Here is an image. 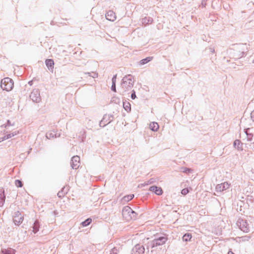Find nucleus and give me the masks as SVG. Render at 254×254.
<instances>
[{
  "label": "nucleus",
  "instance_id": "nucleus-1",
  "mask_svg": "<svg viewBox=\"0 0 254 254\" xmlns=\"http://www.w3.org/2000/svg\"><path fill=\"white\" fill-rule=\"evenodd\" d=\"M247 50L248 47L246 44H240L236 45L234 49V58L239 59L243 57Z\"/></svg>",
  "mask_w": 254,
  "mask_h": 254
},
{
  "label": "nucleus",
  "instance_id": "nucleus-2",
  "mask_svg": "<svg viewBox=\"0 0 254 254\" xmlns=\"http://www.w3.org/2000/svg\"><path fill=\"white\" fill-rule=\"evenodd\" d=\"M134 79L130 74L124 77L122 79V88L126 92L130 90L133 85Z\"/></svg>",
  "mask_w": 254,
  "mask_h": 254
},
{
  "label": "nucleus",
  "instance_id": "nucleus-3",
  "mask_svg": "<svg viewBox=\"0 0 254 254\" xmlns=\"http://www.w3.org/2000/svg\"><path fill=\"white\" fill-rule=\"evenodd\" d=\"M122 214L127 221L135 219L136 218V213L128 206H125L122 210Z\"/></svg>",
  "mask_w": 254,
  "mask_h": 254
},
{
  "label": "nucleus",
  "instance_id": "nucleus-4",
  "mask_svg": "<svg viewBox=\"0 0 254 254\" xmlns=\"http://www.w3.org/2000/svg\"><path fill=\"white\" fill-rule=\"evenodd\" d=\"M13 84V81L11 78L5 77L1 79L0 87L3 90L9 91L12 90Z\"/></svg>",
  "mask_w": 254,
  "mask_h": 254
},
{
  "label": "nucleus",
  "instance_id": "nucleus-5",
  "mask_svg": "<svg viewBox=\"0 0 254 254\" xmlns=\"http://www.w3.org/2000/svg\"><path fill=\"white\" fill-rule=\"evenodd\" d=\"M167 240L166 237H161L159 238L153 240L151 243L152 248L156 247L164 244Z\"/></svg>",
  "mask_w": 254,
  "mask_h": 254
},
{
  "label": "nucleus",
  "instance_id": "nucleus-6",
  "mask_svg": "<svg viewBox=\"0 0 254 254\" xmlns=\"http://www.w3.org/2000/svg\"><path fill=\"white\" fill-rule=\"evenodd\" d=\"M113 119V116L112 115H107L105 114L102 119V120L100 121L99 123V126L101 127H104L110 123Z\"/></svg>",
  "mask_w": 254,
  "mask_h": 254
},
{
  "label": "nucleus",
  "instance_id": "nucleus-7",
  "mask_svg": "<svg viewBox=\"0 0 254 254\" xmlns=\"http://www.w3.org/2000/svg\"><path fill=\"white\" fill-rule=\"evenodd\" d=\"M237 225L244 232L247 233L249 231V225L246 220L239 219L237 222Z\"/></svg>",
  "mask_w": 254,
  "mask_h": 254
},
{
  "label": "nucleus",
  "instance_id": "nucleus-8",
  "mask_svg": "<svg viewBox=\"0 0 254 254\" xmlns=\"http://www.w3.org/2000/svg\"><path fill=\"white\" fill-rule=\"evenodd\" d=\"M30 97L33 102L36 103L40 102L41 101V96L39 89H35L33 90L30 95Z\"/></svg>",
  "mask_w": 254,
  "mask_h": 254
},
{
  "label": "nucleus",
  "instance_id": "nucleus-9",
  "mask_svg": "<svg viewBox=\"0 0 254 254\" xmlns=\"http://www.w3.org/2000/svg\"><path fill=\"white\" fill-rule=\"evenodd\" d=\"M71 167L73 169H77L80 166V157L78 156H74L71 160Z\"/></svg>",
  "mask_w": 254,
  "mask_h": 254
},
{
  "label": "nucleus",
  "instance_id": "nucleus-10",
  "mask_svg": "<svg viewBox=\"0 0 254 254\" xmlns=\"http://www.w3.org/2000/svg\"><path fill=\"white\" fill-rule=\"evenodd\" d=\"M144 250L143 246L137 244L132 249L131 254H143L144 253Z\"/></svg>",
  "mask_w": 254,
  "mask_h": 254
},
{
  "label": "nucleus",
  "instance_id": "nucleus-11",
  "mask_svg": "<svg viewBox=\"0 0 254 254\" xmlns=\"http://www.w3.org/2000/svg\"><path fill=\"white\" fill-rule=\"evenodd\" d=\"M23 220V217L21 216L19 211H17L14 213L13 216V222L15 225H19L21 224Z\"/></svg>",
  "mask_w": 254,
  "mask_h": 254
},
{
  "label": "nucleus",
  "instance_id": "nucleus-12",
  "mask_svg": "<svg viewBox=\"0 0 254 254\" xmlns=\"http://www.w3.org/2000/svg\"><path fill=\"white\" fill-rule=\"evenodd\" d=\"M230 184L228 182H224L220 184H218L216 186L215 190L217 192H222L229 189Z\"/></svg>",
  "mask_w": 254,
  "mask_h": 254
},
{
  "label": "nucleus",
  "instance_id": "nucleus-13",
  "mask_svg": "<svg viewBox=\"0 0 254 254\" xmlns=\"http://www.w3.org/2000/svg\"><path fill=\"white\" fill-rule=\"evenodd\" d=\"M106 18L111 21H114L116 19L115 13L112 10H109L106 14Z\"/></svg>",
  "mask_w": 254,
  "mask_h": 254
},
{
  "label": "nucleus",
  "instance_id": "nucleus-14",
  "mask_svg": "<svg viewBox=\"0 0 254 254\" xmlns=\"http://www.w3.org/2000/svg\"><path fill=\"white\" fill-rule=\"evenodd\" d=\"M46 137L48 139H51L54 137H59L60 136V134L57 133V132L53 130H51L46 133Z\"/></svg>",
  "mask_w": 254,
  "mask_h": 254
},
{
  "label": "nucleus",
  "instance_id": "nucleus-15",
  "mask_svg": "<svg viewBox=\"0 0 254 254\" xmlns=\"http://www.w3.org/2000/svg\"><path fill=\"white\" fill-rule=\"evenodd\" d=\"M252 129L251 128H247L245 130V133L247 134L248 141H251L254 143V134L251 132Z\"/></svg>",
  "mask_w": 254,
  "mask_h": 254
},
{
  "label": "nucleus",
  "instance_id": "nucleus-16",
  "mask_svg": "<svg viewBox=\"0 0 254 254\" xmlns=\"http://www.w3.org/2000/svg\"><path fill=\"white\" fill-rule=\"evenodd\" d=\"M150 190L154 192L157 195H161L163 193L162 190L160 187L152 186L150 188Z\"/></svg>",
  "mask_w": 254,
  "mask_h": 254
},
{
  "label": "nucleus",
  "instance_id": "nucleus-17",
  "mask_svg": "<svg viewBox=\"0 0 254 254\" xmlns=\"http://www.w3.org/2000/svg\"><path fill=\"white\" fill-rule=\"evenodd\" d=\"M153 19L150 17H145L141 19V22L143 24L147 25L152 22Z\"/></svg>",
  "mask_w": 254,
  "mask_h": 254
},
{
  "label": "nucleus",
  "instance_id": "nucleus-18",
  "mask_svg": "<svg viewBox=\"0 0 254 254\" xmlns=\"http://www.w3.org/2000/svg\"><path fill=\"white\" fill-rule=\"evenodd\" d=\"M40 223L38 220H36L33 225V232L34 233H36L39 231L40 228Z\"/></svg>",
  "mask_w": 254,
  "mask_h": 254
},
{
  "label": "nucleus",
  "instance_id": "nucleus-19",
  "mask_svg": "<svg viewBox=\"0 0 254 254\" xmlns=\"http://www.w3.org/2000/svg\"><path fill=\"white\" fill-rule=\"evenodd\" d=\"M243 144L240 140H236L234 142V146L238 150H242Z\"/></svg>",
  "mask_w": 254,
  "mask_h": 254
},
{
  "label": "nucleus",
  "instance_id": "nucleus-20",
  "mask_svg": "<svg viewBox=\"0 0 254 254\" xmlns=\"http://www.w3.org/2000/svg\"><path fill=\"white\" fill-rule=\"evenodd\" d=\"M149 127L152 131H156L159 129V125L156 122H152L150 123Z\"/></svg>",
  "mask_w": 254,
  "mask_h": 254
},
{
  "label": "nucleus",
  "instance_id": "nucleus-21",
  "mask_svg": "<svg viewBox=\"0 0 254 254\" xmlns=\"http://www.w3.org/2000/svg\"><path fill=\"white\" fill-rule=\"evenodd\" d=\"M5 198L4 190H1L0 191V207L3 205L5 201Z\"/></svg>",
  "mask_w": 254,
  "mask_h": 254
},
{
  "label": "nucleus",
  "instance_id": "nucleus-22",
  "mask_svg": "<svg viewBox=\"0 0 254 254\" xmlns=\"http://www.w3.org/2000/svg\"><path fill=\"white\" fill-rule=\"evenodd\" d=\"M46 66L50 69V68H54V61L52 59H47L46 60L45 62Z\"/></svg>",
  "mask_w": 254,
  "mask_h": 254
},
{
  "label": "nucleus",
  "instance_id": "nucleus-23",
  "mask_svg": "<svg viewBox=\"0 0 254 254\" xmlns=\"http://www.w3.org/2000/svg\"><path fill=\"white\" fill-rule=\"evenodd\" d=\"M116 78H117V74L113 76L112 78V85L111 86V89L114 91L116 92Z\"/></svg>",
  "mask_w": 254,
  "mask_h": 254
},
{
  "label": "nucleus",
  "instance_id": "nucleus-24",
  "mask_svg": "<svg viewBox=\"0 0 254 254\" xmlns=\"http://www.w3.org/2000/svg\"><path fill=\"white\" fill-rule=\"evenodd\" d=\"M5 133H6V137L8 139L11 138L12 137L18 134L19 133V131L18 130H15L11 133H8V131H6Z\"/></svg>",
  "mask_w": 254,
  "mask_h": 254
},
{
  "label": "nucleus",
  "instance_id": "nucleus-25",
  "mask_svg": "<svg viewBox=\"0 0 254 254\" xmlns=\"http://www.w3.org/2000/svg\"><path fill=\"white\" fill-rule=\"evenodd\" d=\"M153 58L152 57H148L144 59H142L140 61V64L141 65L144 64L149 62L151 61L152 60Z\"/></svg>",
  "mask_w": 254,
  "mask_h": 254
},
{
  "label": "nucleus",
  "instance_id": "nucleus-26",
  "mask_svg": "<svg viewBox=\"0 0 254 254\" xmlns=\"http://www.w3.org/2000/svg\"><path fill=\"white\" fill-rule=\"evenodd\" d=\"M14 125V123H12L10 120H7L6 123L4 124H3L1 126V127H4L6 129L8 128L10 126H13Z\"/></svg>",
  "mask_w": 254,
  "mask_h": 254
},
{
  "label": "nucleus",
  "instance_id": "nucleus-27",
  "mask_svg": "<svg viewBox=\"0 0 254 254\" xmlns=\"http://www.w3.org/2000/svg\"><path fill=\"white\" fill-rule=\"evenodd\" d=\"M192 237L191 234L190 233L185 234L183 237V241L185 242L190 241Z\"/></svg>",
  "mask_w": 254,
  "mask_h": 254
},
{
  "label": "nucleus",
  "instance_id": "nucleus-28",
  "mask_svg": "<svg viewBox=\"0 0 254 254\" xmlns=\"http://www.w3.org/2000/svg\"><path fill=\"white\" fill-rule=\"evenodd\" d=\"M123 107L127 112L130 111L131 110L130 104L129 102H124Z\"/></svg>",
  "mask_w": 254,
  "mask_h": 254
},
{
  "label": "nucleus",
  "instance_id": "nucleus-29",
  "mask_svg": "<svg viewBox=\"0 0 254 254\" xmlns=\"http://www.w3.org/2000/svg\"><path fill=\"white\" fill-rule=\"evenodd\" d=\"M133 197H134V194H129V195L125 196L123 197V201H124L125 202H128L129 200H131Z\"/></svg>",
  "mask_w": 254,
  "mask_h": 254
},
{
  "label": "nucleus",
  "instance_id": "nucleus-30",
  "mask_svg": "<svg viewBox=\"0 0 254 254\" xmlns=\"http://www.w3.org/2000/svg\"><path fill=\"white\" fill-rule=\"evenodd\" d=\"M91 221H92V220L91 218H88L86 220H85L84 221L82 222L81 224L83 227H86V226H88V225H89L91 223Z\"/></svg>",
  "mask_w": 254,
  "mask_h": 254
},
{
  "label": "nucleus",
  "instance_id": "nucleus-31",
  "mask_svg": "<svg viewBox=\"0 0 254 254\" xmlns=\"http://www.w3.org/2000/svg\"><path fill=\"white\" fill-rule=\"evenodd\" d=\"M181 171L183 173H189L191 172V170L190 169L188 168L187 167H182L181 168Z\"/></svg>",
  "mask_w": 254,
  "mask_h": 254
},
{
  "label": "nucleus",
  "instance_id": "nucleus-32",
  "mask_svg": "<svg viewBox=\"0 0 254 254\" xmlns=\"http://www.w3.org/2000/svg\"><path fill=\"white\" fill-rule=\"evenodd\" d=\"M3 254H14L13 250H5L2 251Z\"/></svg>",
  "mask_w": 254,
  "mask_h": 254
},
{
  "label": "nucleus",
  "instance_id": "nucleus-33",
  "mask_svg": "<svg viewBox=\"0 0 254 254\" xmlns=\"http://www.w3.org/2000/svg\"><path fill=\"white\" fill-rule=\"evenodd\" d=\"M64 189H65V188H63L62 190H61V191H59V192L58 193V196L59 197H62L64 195V194L65 193L64 192Z\"/></svg>",
  "mask_w": 254,
  "mask_h": 254
},
{
  "label": "nucleus",
  "instance_id": "nucleus-34",
  "mask_svg": "<svg viewBox=\"0 0 254 254\" xmlns=\"http://www.w3.org/2000/svg\"><path fill=\"white\" fill-rule=\"evenodd\" d=\"M15 185L17 187H22L23 185L22 182L19 180H16L15 181Z\"/></svg>",
  "mask_w": 254,
  "mask_h": 254
},
{
  "label": "nucleus",
  "instance_id": "nucleus-35",
  "mask_svg": "<svg viewBox=\"0 0 254 254\" xmlns=\"http://www.w3.org/2000/svg\"><path fill=\"white\" fill-rule=\"evenodd\" d=\"M189 192L188 189H184L181 191V193L183 195H186Z\"/></svg>",
  "mask_w": 254,
  "mask_h": 254
},
{
  "label": "nucleus",
  "instance_id": "nucleus-36",
  "mask_svg": "<svg viewBox=\"0 0 254 254\" xmlns=\"http://www.w3.org/2000/svg\"><path fill=\"white\" fill-rule=\"evenodd\" d=\"M118 252V250L116 248H114L111 250L110 254H117Z\"/></svg>",
  "mask_w": 254,
  "mask_h": 254
},
{
  "label": "nucleus",
  "instance_id": "nucleus-37",
  "mask_svg": "<svg viewBox=\"0 0 254 254\" xmlns=\"http://www.w3.org/2000/svg\"><path fill=\"white\" fill-rule=\"evenodd\" d=\"M90 76L94 78H97L98 77V73L96 72H91V75H90Z\"/></svg>",
  "mask_w": 254,
  "mask_h": 254
},
{
  "label": "nucleus",
  "instance_id": "nucleus-38",
  "mask_svg": "<svg viewBox=\"0 0 254 254\" xmlns=\"http://www.w3.org/2000/svg\"><path fill=\"white\" fill-rule=\"evenodd\" d=\"M136 98L135 92L134 90H132V93L131 94V98L132 99H134Z\"/></svg>",
  "mask_w": 254,
  "mask_h": 254
},
{
  "label": "nucleus",
  "instance_id": "nucleus-39",
  "mask_svg": "<svg viewBox=\"0 0 254 254\" xmlns=\"http://www.w3.org/2000/svg\"><path fill=\"white\" fill-rule=\"evenodd\" d=\"M251 118L252 121L254 122V110L252 112L251 114Z\"/></svg>",
  "mask_w": 254,
  "mask_h": 254
},
{
  "label": "nucleus",
  "instance_id": "nucleus-40",
  "mask_svg": "<svg viewBox=\"0 0 254 254\" xmlns=\"http://www.w3.org/2000/svg\"><path fill=\"white\" fill-rule=\"evenodd\" d=\"M7 101H6V103H8V104H10V102L12 100V99L11 97L9 98L8 97H7Z\"/></svg>",
  "mask_w": 254,
  "mask_h": 254
},
{
  "label": "nucleus",
  "instance_id": "nucleus-41",
  "mask_svg": "<svg viewBox=\"0 0 254 254\" xmlns=\"http://www.w3.org/2000/svg\"><path fill=\"white\" fill-rule=\"evenodd\" d=\"M6 139H8L7 137H6V134H5L3 137H1V140H2V141Z\"/></svg>",
  "mask_w": 254,
  "mask_h": 254
},
{
  "label": "nucleus",
  "instance_id": "nucleus-42",
  "mask_svg": "<svg viewBox=\"0 0 254 254\" xmlns=\"http://www.w3.org/2000/svg\"><path fill=\"white\" fill-rule=\"evenodd\" d=\"M53 213V214H54L55 216H56V215H58V211H57V210H55V211H54Z\"/></svg>",
  "mask_w": 254,
  "mask_h": 254
},
{
  "label": "nucleus",
  "instance_id": "nucleus-43",
  "mask_svg": "<svg viewBox=\"0 0 254 254\" xmlns=\"http://www.w3.org/2000/svg\"><path fill=\"white\" fill-rule=\"evenodd\" d=\"M85 74H87L88 75H89L90 76V75H91V72H84V73Z\"/></svg>",
  "mask_w": 254,
  "mask_h": 254
},
{
  "label": "nucleus",
  "instance_id": "nucleus-44",
  "mask_svg": "<svg viewBox=\"0 0 254 254\" xmlns=\"http://www.w3.org/2000/svg\"><path fill=\"white\" fill-rule=\"evenodd\" d=\"M245 238H246V237H242V240H243V241L245 240Z\"/></svg>",
  "mask_w": 254,
  "mask_h": 254
},
{
  "label": "nucleus",
  "instance_id": "nucleus-45",
  "mask_svg": "<svg viewBox=\"0 0 254 254\" xmlns=\"http://www.w3.org/2000/svg\"><path fill=\"white\" fill-rule=\"evenodd\" d=\"M211 52H214V49H211Z\"/></svg>",
  "mask_w": 254,
  "mask_h": 254
},
{
  "label": "nucleus",
  "instance_id": "nucleus-46",
  "mask_svg": "<svg viewBox=\"0 0 254 254\" xmlns=\"http://www.w3.org/2000/svg\"><path fill=\"white\" fill-rule=\"evenodd\" d=\"M31 82H32V81H29V84H31Z\"/></svg>",
  "mask_w": 254,
  "mask_h": 254
},
{
  "label": "nucleus",
  "instance_id": "nucleus-47",
  "mask_svg": "<svg viewBox=\"0 0 254 254\" xmlns=\"http://www.w3.org/2000/svg\"><path fill=\"white\" fill-rule=\"evenodd\" d=\"M31 82H32V81H29V84H31Z\"/></svg>",
  "mask_w": 254,
  "mask_h": 254
},
{
  "label": "nucleus",
  "instance_id": "nucleus-48",
  "mask_svg": "<svg viewBox=\"0 0 254 254\" xmlns=\"http://www.w3.org/2000/svg\"><path fill=\"white\" fill-rule=\"evenodd\" d=\"M2 141V140H1V137L0 138V142Z\"/></svg>",
  "mask_w": 254,
  "mask_h": 254
},
{
  "label": "nucleus",
  "instance_id": "nucleus-49",
  "mask_svg": "<svg viewBox=\"0 0 254 254\" xmlns=\"http://www.w3.org/2000/svg\"><path fill=\"white\" fill-rule=\"evenodd\" d=\"M253 62V63H254V59L253 60V62Z\"/></svg>",
  "mask_w": 254,
  "mask_h": 254
}]
</instances>
